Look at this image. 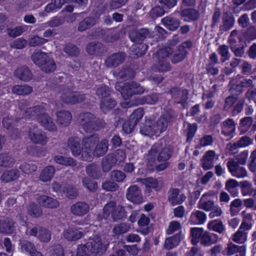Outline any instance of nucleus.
I'll use <instances>...</instances> for the list:
<instances>
[{
	"instance_id": "1",
	"label": "nucleus",
	"mask_w": 256,
	"mask_h": 256,
	"mask_svg": "<svg viewBox=\"0 0 256 256\" xmlns=\"http://www.w3.org/2000/svg\"><path fill=\"white\" fill-rule=\"evenodd\" d=\"M172 148L166 144L164 140H160L156 142L148 150L147 158L148 160H156L158 162L168 161L172 156Z\"/></svg>"
},
{
	"instance_id": "2",
	"label": "nucleus",
	"mask_w": 256,
	"mask_h": 256,
	"mask_svg": "<svg viewBox=\"0 0 256 256\" xmlns=\"http://www.w3.org/2000/svg\"><path fill=\"white\" fill-rule=\"evenodd\" d=\"M78 122L82 128L86 132H96L105 128L106 123L100 118H96L94 114L90 112L80 114Z\"/></svg>"
},
{
	"instance_id": "3",
	"label": "nucleus",
	"mask_w": 256,
	"mask_h": 256,
	"mask_svg": "<svg viewBox=\"0 0 256 256\" xmlns=\"http://www.w3.org/2000/svg\"><path fill=\"white\" fill-rule=\"evenodd\" d=\"M104 216L108 218L111 214L113 221L118 222L126 218V212L124 207L121 205L116 206V202L111 201L106 204L103 208Z\"/></svg>"
},
{
	"instance_id": "4",
	"label": "nucleus",
	"mask_w": 256,
	"mask_h": 256,
	"mask_svg": "<svg viewBox=\"0 0 256 256\" xmlns=\"http://www.w3.org/2000/svg\"><path fill=\"white\" fill-rule=\"evenodd\" d=\"M59 93L61 94L60 96V100L66 104H74L81 102L86 99V95L84 94L73 92L65 86H60Z\"/></svg>"
},
{
	"instance_id": "5",
	"label": "nucleus",
	"mask_w": 256,
	"mask_h": 256,
	"mask_svg": "<svg viewBox=\"0 0 256 256\" xmlns=\"http://www.w3.org/2000/svg\"><path fill=\"white\" fill-rule=\"evenodd\" d=\"M175 117L173 110H168L165 114L162 115L158 120L153 122L156 134H160L167 129L169 123Z\"/></svg>"
},
{
	"instance_id": "6",
	"label": "nucleus",
	"mask_w": 256,
	"mask_h": 256,
	"mask_svg": "<svg viewBox=\"0 0 256 256\" xmlns=\"http://www.w3.org/2000/svg\"><path fill=\"white\" fill-rule=\"evenodd\" d=\"M28 136L30 140L35 144L44 146L48 141L46 132L36 125L32 126L29 128Z\"/></svg>"
},
{
	"instance_id": "7",
	"label": "nucleus",
	"mask_w": 256,
	"mask_h": 256,
	"mask_svg": "<svg viewBox=\"0 0 256 256\" xmlns=\"http://www.w3.org/2000/svg\"><path fill=\"white\" fill-rule=\"evenodd\" d=\"M121 94L124 99H128L134 94H139L144 92V90L139 84L130 82L124 84L120 88Z\"/></svg>"
},
{
	"instance_id": "8",
	"label": "nucleus",
	"mask_w": 256,
	"mask_h": 256,
	"mask_svg": "<svg viewBox=\"0 0 256 256\" xmlns=\"http://www.w3.org/2000/svg\"><path fill=\"white\" fill-rule=\"evenodd\" d=\"M86 244L89 247L90 251L94 256L102 255L106 250V247L102 241L101 238L98 236H94L89 239Z\"/></svg>"
},
{
	"instance_id": "9",
	"label": "nucleus",
	"mask_w": 256,
	"mask_h": 256,
	"mask_svg": "<svg viewBox=\"0 0 256 256\" xmlns=\"http://www.w3.org/2000/svg\"><path fill=\"white\" fill-rule=\"evenodd\" d=\"M168 92L171 94L174 102L182 104L184 108L187 106L189 94L188 90L174 86Z\"/></svg>"
},
{
	"instance_id": "10",
	"label": "nucleus",
	"mask_w": 256,
	"mask_h": 256,
	"mask_svg": "<svg viewBox=\"0 0 256 256\" xmlns=\"http://www.w3.org/2000/svg\"><path fill=\"white\" fill-rule=\"evenodd\" d=\"M128 36L132 42L141 44L145 39L152 37V34L147 28H132L129 30Z\"/></svg>"
},
{
	"instance_id": "11",
	"label": "nucleus",
	"mask_w": 256,
	"mask_h": 256,
	"mask_svg": "<svg viewBox=\"0 0 256 256\" xmlns=\"http://www.w3.org/2000/svg\"><path fill=\"white\" fill-rule=\"evenodd\" d=\"M126 198L134 204H139L144 202L142 191L136 185H132L128 188Z\"/></svg>"
},
{
	"instance_id": "12",
	"label": "nucleus",
	"mask_w": 256,
	"mask_h": 256,
	"mask_svg": "<svg viewBox=\"0 0 256 256\" xmlns=\"http://www.w3.org/2000/svg\"><path fill=\"white\" fill-rule=\"evenodd\" d=\"M126 58V54L118 52L108 56L104 60V64L108 68H113L123 63Z\"/></svg>"
},
{
	"instance_id": "13",
	"label": "nucleus",
	"mask_w": 256,
	"mask_h": 256,
	"mask_svg": "<svg viewBox=\"0 0 256 256\" xmlns=\"http://www.w3.org/2000/svg\"><path fill=\"white\" fill-rule=\"evenodd\" d=\"M30 234L36 236L40 242H48L51 239L50 232L44 228L36 226L30 230Z\"/></svg>"
},
{
	"instance_id": "14",
	"label": "nucleus",
	"mask_w": 256,
	"mask_h": 256,
	"mask_svg": "<svg viewBox=\"0 0 256 256\" xmlns=\"http://www.w3.org/2000/svg\"><path fill=\"white\" fill-rule=\"evenodd\" d=\"M46 108L42 106H36L26 108L22 114V118L26 119L38 120V118L44 114Z\"/></svg>"
},
{
	"instance_id": "15",
	"label": "nucleus",
	"mask_w": 256,
	"mask_h": 256,
	"mask_svg": "<svg viewBox=\"0 0 256 256\" xmlns=\"http://www.w3.org/2000/svg\"><path fill=\"white\" fill-rule=\"evenodd\" d=\"M186 199L185 194H180L178 188H171L168 192V200L173 206L182 204Z\"/></svg>"
},
{
	"instance_id": "16",
	"label": "nucleus",
	"mask_w": 256,
	"mask_h": 256,
	"mask_svg": "<svg viewBox=\"0 0 256 256\" xmlns=\"http://www.w3.org/2000/svg\"><path fill=\"white\" fill-rule=\"evenodd\" d=\"M227 166L230 172L234 176L244 178L247 175L246 168L244 167L240 166L238 162L234 160H231L228 162Z\"/></svg>"
},
{
	"instance_id": "17",
	"label": "nucleus",
	"mask_w": 256,
	"mask_h": 256,
	"mask_svg": "<svg viewBox=\"0 0 256 256\" xmlns=\"http://www.w3.org/2000/svg\"><path fill=\"white\" fill-rule=\"evenodd\" d=\"M216 158V154L214 150H208L200 159V165L204 170L211 169L214 166V160Z\"/></svg>"
},
{
	"instance_id": "18",
	"label": "nucleus",
	"mask_w": 256,
	"mask_h": 256,
	"mask_svg": "<svg viewBox=\"0 0 256 256\" xmlns=\"http://www.w3.org/2000/svg\"><path fill=\"white\" fill-rule=\"evenodd\" d=\"M90 210V206L85 202H78L72 205L70 212L74 216H82Z\"/></svg>"
},
{
	"instance_id": "19",
	"label": "nucleus",
	"mask_w": 256,
	"mask_h": 256,
	"mask_svg": "<svg viewBox=\"0 0 256 256\" xmlns=\"http://www.w3.org/2000/svg\"><path fill=\"white\" fill-rule=\"evenodd\" d=\"M36 201L40 206L46 208H55L60 206V202L56 199L46 195L38 196Z\"/></svg>"
},
{
	"instance_id": "20",
	"label": "nucleus",
	"mask_w": 256,
	"mask_h": 256,
	"mask_svg": "<svg viewBox=\"0 0 256 256\" xmlns=\"http://www.w3.org/2000/svg\"><path fill=\"white\" fill-rule=\"evenodd\" d=\"M87 52L90 55L100 56L106 52V47L100 42H91L86 47Z\"/></svg>"
},
{
	"instance_id": "21",
	"label": "nucleus",
	"mask_w": 256,
	"mask_h": 256,
	"mask_svg": "<svg viewBox=\"0 0 256 256\" xmlns=\"http://www.w3.org/2000/svg\"><path fill=\"white\" fill-rule=\"evenodd\" d=\"M222 134L232 138L236 130V123L232 118H228L221 124Z\"/></svg>"
},
{
	"instance_id": "22",
	"label": "nucleus",
	"mask_w": 256,
	"mask_h": 256,
	"mask_svg": "<svg viewBox=\"0 0 256 256\" xmlns=\"http://www.w3.org/2000/svg\"><path fill=\"white\" fill-rule=\"evenodd\" d=\"M98 18L96 16H86L79 22L78 30L82 32L88 30L98 24Z\"/></svg>"
},
{
	"instance_id": "23",
	"label": "nucleus",
	"mask_w": 256,
	"mask_h": 256,
	"mask_svg": "<svg viewBox=\"0 0 256 256\" xmlns=\"http://www.w3.org/2000/svg\"><path fill=\"white\" fill-rule=\"evenodd\" d=\"M84 233L80 230L74 227H69L63 232L64 238L69 241H75L80 238Z\"/></svg>"
},
{
	"instance_id": "24",
	"label": "nucleus",
	"mask_w": 256,
	"mask_h": 256,
	"mask_svg": "<svg viewBox=\"0 0 256 256\" xmlns=\"http://www.w3.org/2000/svg\"><path fill=\"white\" fill-rule=\"evenodd\" d=\"M14 75L19 80L28 82L32 78V74L30 70L26 66H22L17 68L14 72Z\"/></svg>"
},
{
	"instance_id": "25",
	"label": "nucleus",
	"mask_w": 256,
	"mask_h": 256,
	"mask_svg": "<svg viewBox=\"0 0 256 256\" xmlns=\"http://www.w3.org/2000/svg\"><path fill=\"white\" fill-rule=\"evenodd\" d=\"M161 21L167 29L172 31L177 30L180 24L178 19L170 15L162 18Z\"/></svg>"
},
{
	"instance_id": "26",
	"label": "nucleus",
	"mask_w": 256,
	"mask_h": 256,
	"mask_svg": "<svg viewBox=\"0 0 256 256\" xmlns=\"http://www.w3.org/2000/svg\"><path fill=\"white\" fill-rule=\"evenodd\" d=\"M235 19L233 14L230 12H226L222 18V24L220 26V30L223 31H228L234 26Z\"/></svg>"
},
{
	"instance_id": "27",
	"label": "nucleus",
	"mask_w": 256,
	"mask_h": 256,
	"mask_svg": "<svg viewBox=\"0 0 256 256\" xmlns=\"http://www.w3.org/2000/svg\"><path fill=\"white\" fill-rule=\"evenodd\" d=\"M68 146L73 156H78L80 155L82 148L80 140L78 137H70L68 139Z\"/></svg>"
},
{
	"instance_id": "28",
	"label": "nucleus",
	"mask_w": 256,
	"mask_h": 256,
	"mask_svg": "<svg viewBox=\"0 0 256 256\" xmlns=\"http://www.w3.org/2000/svg\"><path fill=\"white\" fill-rule=\"evenodd\" d=\"M116 164V160L114 154H108L104 157L101 162L102 170L104 172H108Z\"/></svg>"
},
{
	"instance_id": "29",
	"label": "nucleus",
	"mask_w": 256,
	"mask_h": 256,
	"mask_svg": "<svg viewBox=\"0 0 256 256\" xmlns=\"http://www.w3.org/2000/svg\"><path fill=\"white\" fill-rule=\"evenodd\" d=\"M38 122L46 129L49 131H56V126L52 118L46 113L38 118Z\"/></svg>"
},
{
	"instance_id": "30",
	"label": "nucleus",
	"mask_w": 256,
	"mask_h": 256,
	"mask_svg": "<svg viewBox=\"0 0 256 256\" xmlns=\"http://www.w3.org/2000/svg\"><path fill=\"white\" fill-rule=\"evenodd\" d=\"M15 222L10 218L4 220H0V232L6 234H12L14 230Z\"/></svg>"
},
{
	"instance_id": "31",
	"label": "nucleus",
	"mask_w": 256,
	"mask_h": 256,
	"mask_svg": "<svg viewBox=\"0 0 256 256\" xmlns=\"http://www.w3.org/2000/svg\"><path fill=\"white\" fill-rule=\"evenodd\" d=\"M20 244L22 250L30 256H42L40 252L36 251L34 244L31 242L24 240L20 242Z\"/></svg>"
},
{
	"instance_id": "32",
	"label": "nucleus",
	"mask_w": 256,
	"mask_h": 256,
	"mask_svg": "<svg viewBox=\"0 0 256 256\" xmlns=\"http://www.w3.org/2000/svg\"><path fill=\"white\" fill-rule=\"evenodd\" d=\"M86 174L90 178L97 180L102 176V172L98 164L92 163L86 166Z\"/></svg>"
},
{
	"instance_id": "33",
	"label": "nucleus",
	"mask_w": 256,
	"mask_h": 256,
	"mask_svg": "<svg viewBox=\"0 0 256 256\" xmlns=\"http://www.w3.org/2000/svg\"><path fill=\"white\" fill-rule=\"evenodd\" d=\"M108 141L106 138H104L98 144L94 150V155L99 158L104 155L108 152Z\"/></svg>"
},
{
	"instance_id": "34",
	"label": "nucleus",
	"mask_w": 256,
	"mask_h": 256,
	"mask_svg": "<svg viewBox=\"0 0 256 256\" xmlns=\"http://www.w3.org/2000/svg\"><path fill=\"white\" fill-rule=\"evenodd\" d=\"M99 140V136L97 134L84 137L82 141V146L93 150L94 146L98 142Z\"/></svg>"
},
{
	"instance_id": "35",
	"label": "nucleus",
	"mask_w": 256,
	"mask_h": 256,
	"mask_svg": "<svg viewBox=\"0 0 256 256\" xmlns=\"http://www.w3.org/2000/svg\"><path fill=\"white\" fill-rule=\"evenodd\" d=\"M180 15L182 17L185 18L184 21H196L200 16L199 12L193 8H187L183 10L180 12Z\"/></svg>"
},
{
	"instance_id": "36",
	"label": "nucleus",
	"mask_w": 256,
	"mask_h": 256,
	"mask_svg": "<svg viewBox=\"0 0 256 256\" xmlns=\"http://www.w3.org/2000/svg\"><path fill=\"white\" fill-rule=\"evenodd\" d=\"M206 218V216L204 212L196 210L192 213L190 222L192 224H202L205 222Z\"/></svg>"
},
{
	"instance_id": "37",
	"label": "nucleus",
	"mask_w": 256,
	"mask_h": 256,
	"mask_svg": "<svg viewBox=\"0 0 256 256\" xmlns=\"http://www.w3.org/2000/svg\"><path fill=\"white\" fill-rule=\"evenodd\" d=\"M242 222L238 230L246 232L252 228V215L250 214L246 213L245 210L242 212Z\"/></svg>"
},
{
	"instance_id": "38",
	"label": "nucleus",
	"mask_w": 256,
	"mask_h": 256,
	"mask_svg": "<svg viewBox=\"0 0 256 256\" xmlns=\"http://www.w3.org/2000/svg\"><path fill=\"white\" fill-rule=\"evenodd\" d=\"M20 172L17 169H12L6 170L1 176L2 182H8L14 181L20 176Z\"/></svg>"
},
{
	"instance_id": "39",
	"label": "nucleus",
	"mask_w": 256,
	"mask_h": 256,
	"mask_svg": "<svg viewBox=\"0 0 256 256\" xmlns=\"http://www.w3.org/2000/svg\"><path fill=\"white\" fill-rule=\"evenodd\" d=\"M158 100V95L153 93L142 97L138 98L136 104H155Z\"/></svg>"
},
{
	"instance_id": "40",
	"label": "nucleus",
	"mask_w": 256,
	"mask_h": 256,
	"mask_svg": "<svg viewBox=\"0 0 256 256\" xmlns=\"http://www.w3.org/2000/svg\"><path fill=\"white\" fill-rule=\"evenodd\" d=\"M57 122L64 126H68L72 118L71 114L68 111H60L57 112Z\"/></svg>"
},
{
	"instance_id": "41",
	"label": "nucleus",
	"mask_w": 256,
	"mask_h": 256,
	"mask_svg": "<svg viewBox=\"0 0 256 256\" xmlns=\"http://www.w3.org/2000/svg\"><path fill=\"white\" fill-rule=\"evenodd\" d=\"M181 232L166 238L165 240L164 246L166 249L171 250L176 246L180 244L182 240Z\"/></svg>"
},
{
	"instance_id": "42",
	"label": "nucleus",
	"mask_w": 256,
	"mask_h": 256,
	"mask_svg": "<svg viewBox=\"0 0 256 256\" xmlns=\"http://www.w3.org/2000/svg\"><path fill=\"white\" fill-rule=\"evenodd\" d=\"M56 172L55 168L52 166H48L44 168L40 175V179L44 182L50 180L53 177Z\"/></svg>"
},
{
	"instance_id": "43",
	"label": "nucleus",
	"mask_w": 256,
	"mask_h": 256,
	"mask_svg": "<svg viewBox=\"0 0 256 256\" xmlns=\"http://www.w3.org/2000/svg\"><path fill=\"white\" fill-rule=\"evenodd\" d=\"M54 160L56 163L66 166L74 167L77 165L76 161L72 158L56 156L54 157Z\"/></svg>"
},
{
	"instance_id": "44",
	"label": "nucleus",
	"mask_w": 256,
	"mask_h": 256,
	"mask_svg": "<svg viewBox=\"0 0 256 256\" xmlns=\"http://www.w3.org/2000/svg\"><path fill=\"white\" fill-rule=\"evenodd\" d=\"M12 92L17 95H28L32 92V88L26 84H18L12 88Z\"/></svg>"
},
{
	"instance_id": "45",
	"label": "nucleus",
	"mask_w": 256,
	"mask_h": 256,
	"mask_svg": "<svg viewBox=\"0 0 256 256\" xmlns=\"http://www.w3.org/2000/svg\"><path fill=\"white\" fill-rule=\"evenodd\" d=\"M254 122V119L252 117L247 116L240 120L238 128L240 133L244 134L248 132L252 126Z\"/></svg>"
},
{
	"instance_id": "46",
	"label": "nucleus",
	"mask_w": 256,
	"mask_h": 256,
	"mask_svg": "<svg viewBox=\"0 0 256 256\" xmlns=\"http://www.w3.org/2000/svg\"><path fill=\"white\" fill-rule=\"evenodd\" d=\"M49 56L41 51H35L32 55L33 62L39 68L40 67Z\"/></svg>"
},
{
	"instance_id": "47",
	"label": "nucleus",
	"mask_w": 256,
	"mask_h": 256,
	"mask_svg": "<svg viewBox=\"0 0 256 256\" xmlns=\"http://www.w3.org/2000/svg\"><path fill=\"white\" fill-rule=\"evenodd\" d=\"M130 226L125 222L116 224L112 230L113 236L118 238L120 235L127 232L130 229Z\"/></svg>"
},
{
	"instance_id": "48",
	"label": "nucleus",
	"mask_w": 256,
	"mask_h": 256,
	"mask_svg": "<svg viewBox=\"0 0 256 256\" xmlns=\"http://www.w3.org/2000/svg\"><path fill=\"white\" fill-rule=\"evenodd\" d=\"M208 228L209 230L220 234L224 233L226 230L225 227L220 220H214L210 222L208 224Z\"/></svg>"
},
{
	"instance_id": "49",
	"label": "nucleus",
	"mask_w": 256,
	"mask_h": 256,
	"mask_svg": "<svg viewBox=\"0 0 256 256\" xmlns=\"http://www.w3.org/2000/svg\"><path fill=\"white\" fill-rule=\"evenodd\" d=\"M82 186L90 192H94L98 189V186L96 182L91 180L88 176H84L82 178Z\"/></svg>"
},
{
	"instance_id": "50",
	"label": "nucleus",
	"mask_w": 256,
	"mask_h": 256,
	"mask_svg": "<svg viewBox=\"0 0 256 256\" xmlns=\"http://www.w3.org/2000/svg\"><path fill=\"white\" fill-rule=\"evenodd\" d=\"M140 132L142 134L148 136L156 134L153 122L147 121L144 124H143L140 126Z\"/></svg>"
},
{
	"instance_id": "51",
	"label": "nucleus",
	"mask_w": 256,
	"mask_h": 256,
	"mask_svg": "<svg viewBox=\"0 0 256 256\" xmlns=\"http://www.w3.org/2000/svg\"><path fill=\"white\" fill-rule=\"evenodd\" d=\"M15 162V159L8 154L6 152L0 154V166H12Z\"/></svg>"
},
{
	"instance_id": "52",
	"label": "nucleus",
	"mask_w": 256,
	"mask_h": 256,
	"mask_svg": "<svg viewBox=\"0 0 256 256\" xmlns=\"http://www.w3.org/2000/svg\"><path fill=\"white\" fill-rule=\"evenodd\" d=\"M116 104V102L110 98L101 100L100 109L104 112L106 113L108 111L112 109Z\"/></svg>"
},
{
	"instance_id": "53",
	"label": "nucleus",
	"mask_w": 256,
	"mask_h": 256,
	"mask_svg": "<svg viewBox=\"0 0 256 256\" xmlns=\"http://www.w3.org/2000/svg\"><path fill=\"white\" fill-rule=\"evenodd\" d=\"M206 196V194H204L202 196L198 202V208L206 212H209L212 210V208H214V201L210 200H204V198Z\"/></svg>"
},
{
	"instance_id": "54",
	"label": "nucleus",
	"mask_w": 256,
	"mask_h": 256,
	"mask_svg": "<svg viewBox=\"0 0 256 256\" xmlns=\"http://www.w3.org/2000/svg\"><path fill=\"white\" fill-rule=\"evenodd\" d=\"M218 54L220 56V61L224 62L228 60L230 58V54L229 51V47L226 44L220 45L217 50Z\"/></svg>"
},
{
	"instance_id": "55",
	"label": "nucleus",
	"mask_w": 256,
	"mask_h": 256,
	"mask_svg": "<svg viewBox=\"0 0 256 256\" xmlns=\"http://www.w3.org/2000/svg\"><path fill=\"white\" fill-rule=\"evenodd\" d=\"M204 232L202 228H193L190 229V235L192 237L191 242L192 244L196 245L200 242Z\"/></svg>"
},
{
	"instance_id": "56",
	"label": "nucleus",
	"mask_w": 256,
	"mask_h": 256,
	"mask_svg": "<svg viewBox=\"0 0 256 256\" xmlns=\"http://www.w3.org/2000/svg\"><path fill=\"white\" fill-rule=\"evenodd\" d=\"M40 68L46 73H50L56 70V64L52 58L48 57Z\"/></svg>"
},
{
	"instance_id": "57",
	"label": "nucleus",
	"mask_w": 256,
	"mask_h": 256,
	"mask_svg": "<svg viewBox=\"0 0 256 256\" xmlns=\"http://www.w3.org/2000/svg\"><path fill=\"white\" fill-rule=\"evenodd\" d=\"M214 236L216 237L214 240L212 239V236L208 232H204L201 238L200 239L201 244L204 246H209L216 243L217 242V235L214 234Z\"/></svg>"
},
{
	"instance_id": "58",
	"label": "nucleus",
	"mask_w": 256,
	"mask_h": 256,
	"mask_svg": "<svg viewBox=\"0 0 256 256\" xmlns=\"http://www.w3.org/2000/svg\"><path fill=\"white\" fill-rule=\"evenodd\" d=\"M242 204V200L240 198L234 200L230 204V212L232 216H236L240 211V208Z\"/></svg>"
},
{
	"instance_id": "59",
	"label": "nucleus",
	"mask_w": 256,
	"mask_h": 256,
	"mask_svg": "<svg viewBox=\"0 0 256 256\" xmlns=\"http://www.w3.org/2000/svg\"><path fill=\"white\" fill-rule=\"evenodd\" d=\"M153 68L159 72H166L169 71L171 67L170 63L166 60H158V63L154 66Z\"/></svg>"
},
{
	"instance_id": "60",
	"label": "nucleus",
	"mask_w": 256,
	"mask_h": 256,
	"mask_svg": "<svg viewBox=\"0 0 256 256\" xmlns=\"http://www.w3.org/2000/svg\"><path fill=\"white\" fill-rule=\"evenodd\" d=\"M28 212L32 216L39 217L42 216V208L34 203H30L28 208Z\"/></svg>"
},
{
	"instance_id": "61",
	"label": "nucleus",
	"mask_w": 256,
	"mask_h": 256,
	"mask_svg": "<svg viewBox=\"0 0 256 256\" xmlns=\"http://www.w3.org/2000/svg\"><path fill=\"white\" fill-rule=\"evenodd\" d=\"M187 54L188 52L186 50H184L183 48L180 49L178 48V50L175 52L172 58V62L175 64L182 62L186 58Z\"/></svg>"
},
{
	"instance_id": "62",
	"label": "nucleus",
	"mask_w": 256,
	"mask_h": 256,
	"mask_svg": "<svg viewBox=\"0 0 256 256\" xmlns=\"http://www.w3.org/2000/svg\"><path fill=\"white\" fill-rule=\"evenodd\" d=\"M133 76V70L128 68H122L117 74V78L122 80L129 79Z\"/></svg>"
},
{
	"instance_id": "63",
	"label": "nucleus",
	"mask_w": 256,
	"mask_h": 256,
	"mask_svg": "<svg viewBox=\"0 0 256 256\" xmlns=\"http://www.w3.org/2000/svg\"><path fill=\"white\" fill-rule=\"evenodd\" d=\"M62 190L63 192L66 194V196L70 199L76 198L78 194L76 188L70 184L65 186Z\"/></svg>"
},
{
	"instance_id": "64",
	"label": "nucleus",
	"mask_w": 256,
	"mask_h": 256,
	"mask_svg": "<svg viewBox=\"0 0 256 256\" xmlns=\"http://www.w3.org/2000/svg\"><path fill=\"white\" fill-rule=\"evenodd\" d=\"M248 168L252 172L256 173V149L252 150L250 154Z\"/></svg>"
}]
</instances>
